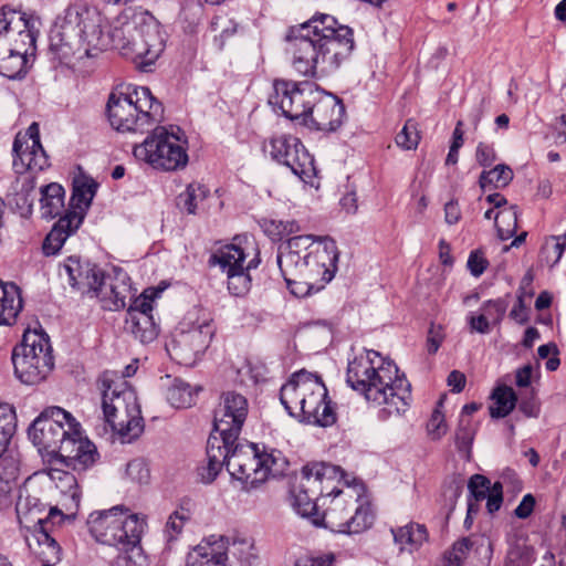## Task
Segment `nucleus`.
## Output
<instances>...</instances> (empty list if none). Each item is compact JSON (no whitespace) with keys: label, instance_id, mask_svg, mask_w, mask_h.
<instances>
[{"label":"nucleus","instance_id":"f257e3e1","mask_svg":"<svg viewBox=\"0 0 566 566\" xmlns=\"http://www.w3.org/2000/svg\"><path fill=\"white\" fill-rule=\"evenodd\" d=\"M104 33L103 17L86 1L71 3L52 25L49 53L60 65L70 66L74 60L95 57L109 46L129 56L143 71L159 57L164 40L158 24L147 13H133L132 19Z\"/></svg>","mask_w":566,"mask_h":566},{"label":"nucleus","instance_id":"f03ea898","mask_svg":"<svg viewBox=\"0 0 566 566\" xmlns=\"http://www.w3.org/2000/svg\"><path fill=\"white\" fill-rule=\"evenodd\" d=\"M292 64L304 76H315L317 70H336L355 48L354 31L331 14L318 13L289 29L286 34Z\"/></svg>","mask_w":566,"mask_h":566},{"label":"nucleus","instance_id":"7ed1b4c3","mask_svg":"<svg viewBox=\"0 0 566 566\" xmlns=\"http://www.w3.org/2000/svg\"><path fill=\"white\" fill-rule=\"evenodd\" d=\"M338 256L333 239L304 234L282 243L276 261L291 294L305 297L319 292L333 280Z\"/></svg>","mask_w":566,"mask_h":566},{"label":"nucleus","instance_id":"20e7f679","mask_svg":"<svg viewBox=\"0 0 566 566\" xmlns=\"http://www.w3.org/2000/svg\"><path fill=\"white\" fill-rule=\"evenodd\" d=\"M39 451L55 459V463L73 471L84 472L99 458L96 446L82 437L80 423L60 407L43 410L28 429Z\"/></svg>","mask_w":566,"mask_h":566},{"label":"nucleus","instance_id":"39448f33","mask_svg":"<svg viewBox=\"0 0 566 566\" xmlns=\"http://www.w3.org/2000/svg\"><path fill=\"white\" fill-rule=\"evenodd\" d=\"M375 358H380L379 353L367 350L365 356L349 361L346 381L367 401L376 406L385 405L380 411L381 418L401 415L409 407L411 385L405 376H398V367L392 361L380 359L376 364Z\"/></svg>","mask_w":566,"mask_h":566},{"label":"nucleus","instance_id":"423d86ee","mask_svg":"<svg viewBox=\"0 0 566 566\" xmlns=\"http://www.w3.org/2000/svg\"><path fill=\"white\" fill-rule=\"evenodd\" d=\"M280 400L289 415L302 423L325 428L336 422L327 389L317 374L306 370L295 373L282 386Z\"/></svg>","mask_w":566,"mask_h":566},{"label":"nucleus","instance_id":"0eeeda50","mask_svg":"<svg viewBox=\"0 0 566 566\" xmlns=\"http://www.w3.org/2000/svg\"><path fill=\"white\" fill-rule=\"evenodd\" d=\"M111 126L118 132L144 133L163 119L164 108L146 86L112 93L106 105Z\"/></svg>","mask_w":566,"mask_h":566},{"label":"nucleus","instance_id":"6e6552de","mask_svg":"<svg viewBox=\"0 0 566 566\" xmlns=\"http://www.w3.org/2000/svg\"><path fill=\"white\" fill-rule=\"evenodd\" d=\"M328 506L314 517L313 524L339 534H359L370 528L375 514L369 503L357 504V497L352 493H344L336 485L331 484L326 493Z\"/></svg>","mask_w":566,"mask_h":566},{"label":"nucleus","instance_id":"1a4fd4ad","mask_svg":"<svg viewBox=\"0 0 566 566\" xmlns=\"http://www.w3.org/2000/svg\"><path fill=\"white\" fill-rule=\"evenodd\" d=\"M214 333L213 319L201 310H193L179 323L166 349L177 363L192 366L209 348Z\"/></svg>","mask_w":566,"mask_h":566},{"label":"nucleus","instance_id":"9d476101","mask_svg":"<svg viewBox=\"0 0 566 566\" xmlns=\"http://www.w3.org/2000/svg\"><path fill=\"white\" fill-rule=\"evenodd\" d=\"M179 127L156 126L146 139L134 147V156L144 160L154 169L177 171L184 169L188 161L186 138Z\"/></svg>","mask_w":566,"mask_h":566},{"label":"nucleus","instance_id":"9b49d317","mask_svg":"<svg viewBox=\"0 0 566 566\" xmlns=\"http://www.w3.org/2000/svg\"><path fill=\"white\" fill-rule=\"evenodd\" d=\"M342 478V469L331 463L315 462L303 467L300 482L291 492L297 514L313 523L314 517L319 515L318 507L326 505L331 484Z\"/></svg>","mask_w":566,"mask_h":566},{"label":"nucleus","instance_id":"f8f14e48","mask_svg":"<svg viewBox=\"0 0 566 566\" xmlns=\"http://www.w3.org/2000/svg\"><path fill=\"white\" fill-rule=\"evenodd\" d=\"M15 377L25 385H36L46 379L54 367L49 336L43 332L28 331L11 355Z\"/></svg>","mask_w":566,"mask_h":566},{"label":"nucleus","instance_id":"ddd939ff","mask_svg":"<svg viewBox=\"0 0 566 566\" xmlns=\"http://www.w3.org/2000/svg\"><path fill=\"white\" fill-rule=\"evenodd\" d=\"M88 531L99 543L138 549L145 523L137 515L123 516L122 507L93 512L87 518Z\"/></svg>","mask_w":566,"mask_h":566},{"label":"nucleus","instance_id":"4468645a","mask_svg":"<svg viewBox=\"0 0 566 566\" xmlns=\"http://www.w3.org/2000/svg\"><path fill=\"white\" fill-rule=\"evenodd\" d=\"M319 95V87L310 81L294 82L290 80H275L273 92L269 96V104L291 120L304 124L311 104Z\"/></svg>","mask_w":566,"mask_h":566},{"label":"nucleus","instance_id":"2eb2a0df","mask_svg":"<svg viewBox=\"0 0 566 566\" xmlns=\"http://www.w3.org/2000/svg\"><path fill=\"white\" fill-rule=\"evenodd\" d=\"M35 19L7 6L0 11V42L28 56L35 50Z\"/></svg>","mask_w":566,"mask_h":566},{"label":"nucleus","instance_id":"dca6fc26","mask_svg":"<svg viewBox=\"0 0 566 566\" xmlns=\"http://www.w3.org/2000/svg\"><path fill=\"white\" fill-rule=\"evenodd\" d=\"M269 147L271 158L289 167L301 180L306 182L316 175L314 158L300 138L289 134L273 136Z\"/></svg>","mask_w":566,"mask_h":566},{"label":"nucleus","instance_id":"f3484780","mask_svg":"<svg viewBox=\"0 0 566 566\" xmlns=\"http://www.w3.org/2000/svg\"><path fill=\"white\" fill-rule=\"evenodd\" d=\"M65 515L57 507H50L45 517H38L34 527L25 535L30 552L42 566H54L61 560V547L53 533L54 526L64 521Z\"/></svg>","mask_w":566,"mask_h":566},{"label":"nucleus","instance_id":"a211bd4d","mask_svg":"<svg viewBox=\"0 0 566 566\" xmlns=\"http://www.w3.org/2000/svg\"><path fill=\"white\" fill-rule=\"evenodd\" d=\"M248 412L249 403L243 395L235 391L223 392L214 409V431L224 436L227 443L238 441Z\"/></svg>","mask_w":566,"mask_h":566},{"label":"nucleus","instance_id":"6ab92c4d","mask_svg":"<svg viewBox=\"0 0 566 566\" xmlns=\"http://www.w3.org/2000/svg\"><path fill=\"white\" fill-rule=\"evenodd\" d=\"M230 475L241 482L242 490L250 491L266 481V471L262 468L260 450L256 444H238L233 448L228 462Z\"/></svg>","mask_w":566,"mask_h":566},{"label":"nucleus","instance_id":"aec40b11","mask_svg":"<svg viewBox=\"0 0 566 566\" xmlns=\"http://www.w3.org/2000/svg\"><path fill=\"white\" fill-rule=\"evenodd\" d=\"M345 106L337 96L319 90L315 102L311 104L305 126L321 132H335L343 124Z\"/></svg>","mask_w":566,"mask_h":566},{"label":"nucleus","instance_id":"412c9836","mask_svg":"<svg viewBox=\"0 0 566 566\" xmlns=\"http://www.w3.org/2000/svg\"><path fill=\"white\" fill-rule=\"evenodd\" d=\"M62 269L69 277V283L82 294L99 296L103 290L105 274L96 265L90 262L82 263L75 255L69 256Z\"/></svg>","mask_w":566,"mask_h":566},{"label":"nucleus","instance_id":"4be33fe9","mask_svg":"<svg viewBox=\"0 0 566 566\" xmlns=\"http://www.w3.org/2000/svg\"><path fill=\"white\" fill-rule=\"evenodd\" d=\"M102 408L104 417L115 412H135L139 408L135 390L125 380L114 381L104 374L101 379Z\"/></svg>","mask_w":566,"mask_h":566},{"label":"nucleus","instance_id":"5701e85b","mask_svg":"<svg viewBox=\"0 0 566 566\" xmlns=\"http://www.w3.org/2000/svg\"><path fill=\"white\" fill-rule=\"evenodd\" d=\"M13 169L17 174L42 171L50 166L49 156L42 145L22 144V136L13 140Z\"/></svg>","mask_w":566,"mask_h":566},{"label":"nucleus","instance_id":"b1692460","mask_svg":"<svg viewBox=\"0 0 566 566\" xmlns=\"http://www.w3.org/2000/svg\"><path fill=\"white\" fill-rule=\"evenodd\" d=\"M83 216L74 212H65L53 226L45 237L42 251L46 256L55 255L62 249L66 239L82 224Z\"/></svg>","mask_w":566,"mask_h":566},{"label":"nucleus","instance_id":"393cba45","mask_svg":"<svg viewBox=\"0 0 566 566\" xmlns=\"http://www.w3.org/2000/svg\"><path fill=\"white\" fill-rule=\"evenodd\" d=\"M104 421L111 426L112 431L117 434L122 443H129L138 438L144 431V420L140 408L135 412H115L114 416L104 417Z\"/></svg>","mask_w":566,"mask_h":566},{"label":"nucleus","instance_id":"a878e982","mask_svg":"<svg viewBox=\"0 0 566 566\" xmlns=\"http://www.w3.org/2000/svg\"><path fill=\"white\" fill-rule=\"evenodd\" d=\"M187 566H227V546L222 537L199 544L187 556Z\"/></svg>","mask_w":566,"mask_h":566},{"label":"nucleus","instance_id":"bb28decb","mask_svg":"<svg viewBox=\"0 0 566 566\" xmlns=\"http://www.w3.org/2000/svg\"><path fill=\"white\" fill-rule=\"evenodd\" d=\"M124 331L142 344L154 342L159 334V327L153 314H136L134 312L126 314Z\"/></svg>","mask_w":566,"mask_h":566},{"label":"nucleus","instance_id":"cd10ccee","mask_svg":"<svg viewBox=\"0 0 566 566\" xmlns=\"http://www.w3.org/2000/svg\"><path fill=\"white\" fill-rule=\"evenodd\" d=\"M21 308L19 287L14 283L0 280V325L13 324Z\"/></svg>","mask_w":566,"mask_h":566},{"label":"nucleus","instance_id":"c85d7f7f","mask_svg":"<svg viewBox=\"0 0 566 566\" xmlns=\"http://www.w3.org/2000/svg\"><path fill=\"white\" fill-rule=\"evenodd\" d=\"M28 56L0 42V74L10 80L21 78L28 71Z\"/></svg>","mask_w":566,"mask_h":566},{"label":"nucleus","instance_id":"c756f323","mask_svg":"<svg viewBox=\"0 0 566 566\" xmlns=\"http://www.w3.org/2000/svg\"><path fill=\"white\" fill-rule=\"evenodd\" d=\"M247 258L245 250L238 244H228L213 253L210 258L211 264H218L224 273L241 271Z\"/></svg>","mask_w":566,"mask_h":566},{"label":"nucleus","instance_id":"7c9ffc66","mask_svg":"<svg viewBox=\"0 0 566 566\" xmlns=\"http://www.w3.org/2000/svg\"><path fill=\"white\" fill-rule=\"evenodd\" d=\"M391 534L396 544L400 546V551L408 548L410 552L418 548L428 536L424 525L409 523L405 526L391 528Z\"/></svg>","mask_w":566,"mask_h":566},{"label":"nucleus","instance_id":"2f4dec72","mask_svg":"<svg viewBox=\"0 0 566 566\" xmlns=\"http://www.w3.org/2000/svg\"><path fill=\"white\" fill-rule=\"evenodd\" d=\"M41 210L43 218L53 219L60 214L64 207L63 187L56 182L49 184L40 189Z\"/></svg>","mask_w":566,"mask_h":566},{"label":"nucleus","instance_id":"473e14b6","mask_svg":"<svg viewBox=\"0 0 566 566\" xmlns=\"http://www.w3.org/2000/svg\"><path fill=\"white\" fill-rule=\"evenodd\" d=\"M493 403L489 407L492 418H504L515 408L518 399L512 387L500 385L492 391Z\"/></svg>","mask_w":566,"mask_h":566},{"label":"nucleus","instance_id":"72a5a7b5","mask_svg":"<svg viewBox=\"0 0 566 566\" xmlns=\"http://www.w3.org/2000/svg\"><path fill=\"white\" fill-rule=\"evenodd\" d=\"M130 292V287L125 283H107L104 280L103 290L101 295L96 296L104 310L118 311L126 306V297Z\"/></svg>","mask_w":566,"mask_h":566},{"label":"nucleus","instance_id":"f704fd0d","mask_svg":"<svg viewBox=\"0 0 566 566\" xmlns=\"http://www.w3.org/2000/svg\"><path fill=\"white\" fill-rule=\"evenodd\" d=\"M97 187L98 185L93 179L76 182L71 196V209L66 212L80 213L84 218L96 193Z\"/></svg>","mask_w":566,"mask_h":566},{"label":"nucleus","instance_id":"c9c22d12","mask_svg":"<svg viewBox=\"0 0 566 566\" xmlns=\"http://www.w3.org/2000/svg\"><path fill=\"white\" fill-rule=\"evenodd\" d=\"M48 475L62 494L69 495L75 503L80 500L78 483L75 475L59 467L50 468Z\"/></svg>","mask_w":566,"mask_h":566},{"label":"nucleus","instance_id":"e433bc0d","mask_svg":"<svg viewBox=\"0 0 566 566\" xmlns=\"http://www.w3.org/2000/svg\"><path fill=\"white\" fill-rule=\"evenodd\" d=\"M518 209L516 206H510L495 213V227L497 237L502 240H509L517 230Z\"/></svg>","mask_w":566,"mask_h":566},{"label":"nucleus","instance_id":"4c0bfd02","mask_svg":"<svg viewBox=\"0 0 566 566\" xmlns=\"http://www.w3.org/2000/svg\"><path fill=\"white\" fill-rule=\"evenodd\" d=\"M260 226L272 241H281L285 235L301 231L300 224L294 220L282 221L263 218L260 221Z\"/></svg>","mask_w":566,"mask_h":566},{"label":"nucleus","instance_id":"58836bf2","mask_svg":"<svg viewBox=\"0 0 566 566\" xmlns=\"http://www.w3.org/2000/svg\"><path fill=\"white\" fill-rule=\"evenodd\" d=\"M514 174L511 167L504 164L496 165L493 169L483 170L479 178V185L482 189L488 186L494 188H504L513 180Z\"/></svg>","mask_w":566,"mask_h":566},{"label":"nucleus","instance_id":"ea45409f","mask_svg":"<svg viewBox=\"0 0 566 566\" xmlns=\"http://www.w3.org/2000/svg\"><path fill=\"white\" fill-rule=\"evenodd\" d=\"M17 429V416L14 409L0 402V457L7 450V447Z\"/></svg>","mask_w":566,"mask_h":566},{"label":"nucleus","instance_id":"a19ab883","mask_svg":"<svg viewBox=\"0 0 566 566\" xmlns=\"http://www.w3.org/2000/svg\"><path fill=\"white\" fill-rule=\"evenodd\" d=\"M240 444L238 441L227 443L224 436L219 437L211 434L207 442V458L214 462H221L226 464L228 469L229 458L235 446Z\"/></svg>","mask_w":566,"mask_h":566},{"label":"nucleus","instance_id":"79ce46f5","mask_svg":"<svg viewBox=\"0 0 566 566\" xmlns=\"http://www.w3.org/2000/svg\"><path fill=\"white\" fill-rule=\"evenodd\" d=\"M207 197V189L199 184H190L184 192L177 197V207L189 214L197 212L198 203Z\"/></svg>","mask_w":566,"mask_h":566},{"label":"nucleus","instance_id":"37998d69","mask_svg":"<svg viewBox=\"0 0 566 566\" xmlns=\"http://www.w3.org/2000/svg\"><path fill=\"white\" fill-rule=\"evenodd\" d=\"M195 392L189 384L176 380L167 391V400L175 408H188L195 403Z\"/></svg>","mask_w":566,"mask_h":566},{"label":"nucleus","instance_id":"c03bdc74","mask_svg":"<svg viewBox=\"0 0 566 566\" xmlns=\"http://www.w3.org/2000/svg\"><path fill=\"white\" fill-rule=\"evenodd\" d=\"M475 434V427L471 419L464 418L459 420V426L455 431V447L458 451L469 460L471 447Z\"/></svg>","mask_w":566,"mask_h":566},{"label":"nucleus","instance_id":"a18cd8bd","mask_svg":"<svg viewBox=\"0 0 566 566\" xmlns=\"http://www.w3.org/2000/svg\"><path fill=\"white\" fill-rule=\"evenodd\" d=\"M259 261H255L254 259L249 262V264L243 268L241 271H232L228 272V290L231 294L235 296L243 295L245 292H248L251 283V279L247 271H249L252 268H256Z\"/></svg>","mask_w":566,"mask_h":566},{"label":"nucleus","instance_id":"49530a36","mask_svg":"<svg viewBox=\"0 0 566 566\" xmlns=\"http://www.w3.org/2000/svg\"><path fill=\"white\" fill-rule=\"evenodd\" d=\"M45 510V504L41 502L39 497L29 493L27 489L21 490L15 511L19 517L22 515H34V522L36 523L38 515Z\"/></svg>","mask_w":566,"mask_h":566},{"label":"nucleus","instance_id":"de8ad7c7","mask_svg":"<svg viewBox=\"0 0 566 566\" xmlns=\"http://www.w3.org/2000/svg\"><path fill=\"white\" fill-rule=\"evenodd\" d=\"M473 547L470 537H462L457 541L452 547L443 554V566H463L469 552Z\"/></svg>","mask_w":566,"mask_h":566},{"label":"nucleus","instance_id":"09e8293b","mask_svg":"<svg viewBox=\"0 0 566 566\" xmlns=\"http://www.w3.org/2000/svg\"><path fill=\"white\" fill-rule=\"evenodd\" d=\"M260 460L262 468L266 471V480L270 476H279L284 473L289 462L281 451L271 450V452H261Z\"/></svg>","mask_w":566,"mask_h":566},{"label":"nucleus","instance_id":"8fccbe9b","mask_svg":"<svg viewBox=\"0 0 566 566\" xmlns=\"http://www.w3.org/2000/svg\"><path fill=\"white\" fill-rule=\"evenodd\" d=\"M190 516L191 513L184 503L169 515L165 527V533L169 542L175 539L181 533L186 522L190 520Z\"/></svg>","mask_w":566,"mask_h":566},{"label":"nucleus","instance_id":"3c124183","mask_svg":"<svg viewBox=\"0 0 566 566\" xmlns=\"http://www.w3.org/2000/svg\"><path fill=\"white\" fill-rule=\"evenodd\" d=\"M395 142L398 147L405 150L416 149L420 142L417 123L413 119H408L402 129L396 135Z\"/></svg>","mask_w":566,"mask_h":566},{"label":"nucleus","instance_id":"603ef678","mask_svg":"<svg viewBox=\"0 0 566 566\" xmlns=\"http://www.w3.org/2000/svg\"><path fill=\"white\" fill-rule=\"evenodd\" d=\"M160 291L147 289L129 304L126 314L143 313L153 314L155 300Z\"/></svg>","mask_w":566,"mask_h":566},{"label":"nucleus","instance_id":"864d4df0","mask_svg":"<svg viewBox=\"0 0 566 566\" xmlns=\"http://www.w3.org/2000/svg\"><path fill=\"white\" fill-rule=\"evenodd\" d=\"M468 489L470 493L469 496L478 501H484L491 492L492 484L486 476L482 474H474L468 482Z\"/></svg>","mask_w":566,"mask_h":566},{"label":"nucleus","instance_id":"5fc2aeb1","mask_svg":"<svg viewBox=\"0 0 566 566\" xmlns=\"http://www.w3.org/2000/svg\"><path fill=\"white\" fill-rule=\"evenodd\" d=\"M564 250L559 243L551 241V237L545 240L541 248L539 258L551 268L555 266L562 259Z\"/></svg>","mask_w":566,"mask_h":566},{"label":"nucleus","instance_id":"6e6d98bb","mask_svg":"<svg viewBox=\"0 0 566 566\" xmlns=\"http://www.w3.org/2000/svg\"><path fill=\"white\" fill-rule=\"evenodd\" d=\"M127 476L138 484H145L149 481L150 473L147 464L142 459H134L126 467Z\"/></svg>","mask_w":566,"mask_h":566},{"label":"nucleus","instance_id":"4d7b16f0","mask_svg":"<svg viewBox=\"0 0 566 566\" xmlns=\"http://www.w3.org/2000/svg\"><path fill=\"white\" fill-rule=\"evenodd\" d=\"M226 541L227 554L230 552L233 556H237L242 563H250L251 558H254L253 545L245 541L233 542L229 547L228 539L221 536Z\"/></svg>","mask_w":566,"mask_h":566},{"label":"nucleus","instance_id":"13d9d810","mask_svg":"<svg viewBox=\"0 0 566 566\" xmlns=\"http://www.w3.org/2000/svg\"><path fill=\"white\" fill-rule=\"evenodd\" d=\"M427 431L432 440H439L447 432L444 415L439 408H436L432 411V415L427 423Z\"/></svg>","mask_w":566,"mask_h":566},{"label":"nucleus","instance_id":"bf43d9fd","mask_svg":"<svg viewBox=\"0 0 566 566\" xmlns=\"http://www.w3.org/2000/svg\"><path fill=\"white\" fill-rule=\"evenodd\" d=\"M475 159L482 167H490L496 160V153L493 145L479 143L475 149Z\"/></svg>","mask_w":566,"mask_h":566},{"label":"nucleus","instance_id":"052dcab7","mask_svg":"<svg viewBox=\"0 0 566 566\" xmlns=\"http://www.w3.org/2000/svg\"><path fill=\"white\" fill-rule=\"evenodd\" d=\"M34 190V181L32 179L22 184L21 191L17 193L18 200L17 205L21 209H25L28 212H31L34 197H32V192Z\"/></svg>","mask_w":566,"mask_h":566},{"label":"nucleus","instance_id":"680f3d73","mask_svg":"<svg viewBox=\"0 0 566 566\" xmlns=\"http://www.w3.org/2000/svg\"><path fill=\"white\" fill-rule=\"evenodd\" d=\"M486 510L490 514L497 512L503 503V486L501 482L492 484L490 494L486 496Z\"/></svg>","mask_w":566,"mask_h":566},{"label":"nucleus","instance_id":"e2e57ef3","mask_svg":"<svg viewBox=\"0 0 566 566\" xmlns=\"http://www.w3.org/2000/svg\"><path fill=\"white\" fill-rule=\"evenodd\" d=\"M207 459H208L207 465L199 468L198 475L200 476L201 482L209 484L216 480V478L218 476V474L220 473V471L224 464L221 462H214V461L210 460V458H207Z\"/></svg>","mask_w":566,"mask_h":566},{"label":"nucleus","instance_id":"0e129e2a","mask_svg":"<svg viewBox=\"0 0 566 566\" xmlns=\"http://www.w3.org/2000/svg\"><path fill=\"white\" fill-rule=\"evenodd\" d=\"M467 264L470 273L473 276L479 277L485 271L489 262L480 251H472Z\"/></svg>","mask_w":566,"mask_h":566},{"label":"nucleus","instance_id":"69168bd1","mask_svg":"<svg viewBox=\"0 0 566 566\" xmlns=\"http://www.w3.org/2000/svg\"><path fill=\"white\" fill-rule=\"evenodd\" d=\"M482 310L488 314L489 318L501 321L506 311V304L502 300H489L483 304Z\"/></svg>","mask_w":566,"mask_h":566},{"label":"nucleus","instance_id":"338daca9","mask_svg":"<svg viewBox=\"0 0 566 566\" xmlns=\"http://www.w3.org/2000/svg\"><path fill=\"white\" fill-rule=\"evenodd\" d=\"M470 331L480 333V334H488L490 332V323H489V316L484 312V314L480 315H473L470 314L468 317Z\"/></svg>","mask_w":566,"mask_h":566},{"label":"nucleus","instance_id":"774afa93","mask_svg":"<svg viewBox=\"0 0 566 566\" xmlns=\"http://www.w3.org/2000/svg\"><path fill=\"white\" fill-rule=\"evenodd\" d=\"M443 339L442 329L440 326L433 324L429 328L427 337V350L430 355L436 354L441 346Z\"/></svg>","mask_w":566,"mask_h":566}]
</instances>
